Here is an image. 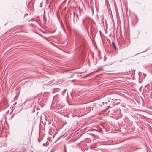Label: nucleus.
Here are the masks:
<instances>
[{"label": "nucleus", "mask_w": 152, "mask_h": 152, "mask_svg": "<svg viewBox=\"0 0 152 152\" xmlns=\"http://www.w3.org/2000/svg\"><path fill=\"white\" fill-rule=\"evenodd\" d=\"M112 45L113 46V47L114 48H115V49L116 50V47L115 44V43L114 42V41H113L112 42Z\"/></svg>", "instance_id": "f257e3e1"}]
</instances>
